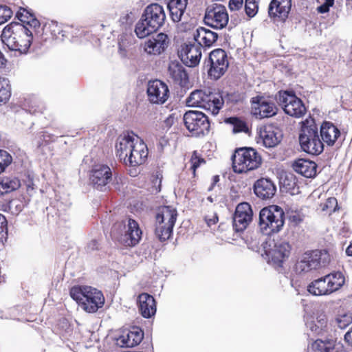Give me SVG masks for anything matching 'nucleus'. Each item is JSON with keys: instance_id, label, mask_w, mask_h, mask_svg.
<instances>
[{"instance_id": "obj_63", "label": "nucleus", "mask_w": 352, "mask_h": 352, "mask_svg": "<svg viewBox=\"0 0 352 352\" xmlns=\"http://www.w3.org/2000/svg\"><path fill=\"white\" fill-rule=\"evenodd\" d=\"M208 199L210 201V202H212V199L211 197H208Z\"/></svg>"}, {"instance_id": "obj_41", "label": "nucleus", "mask_w": 352, "mask_h": 352, "mask_svg": "<svg viewBox=\"0 0 352 352\" xmlns=\"http://www.w3.org/2000/svg\"><path fill=\"white\" fill-rule=\"evenodd\" d=\"M334 322L340 329H344L352 323V314L350 312L339 314Z\"/></svg>"}, {"instance_id": "obj_4", "label": "nucleus", "mask_w": 352, "mask_h": 352, "mask_svg": "<svg viewBox=\"0 0 352 352\" xmlns=\"http://www.w3.org/2000/svg\"><path fill=\"white\" fill-rule=\"evenodd\" d=\"M285 223V212L276 205L265 207L259 212L258 226L263 234L270 235L280 232Z\"/></svg>"}, {"instance_id": "obj_59", "label": "nucleus", "mask_w": 352, "mask_h": 352, "mask_svg": "<svg viewBox=\"0 0 352 352\" xmlns=\"http://www.w3.org/2000/svg\"><path fill=\"white\" fill-rule=\"evenodd\" d=\"M122 226V223H116V224L113 226V228H112V229H111V234H112L115 237H116V235L117 234H118V228H121Z\"/></svg>"}, {"instance_id": "obj_45", "label": "nucleus", "mask_w": 352, "mask_h": 352, "mask_svg": "<svg viewBox=\"0 0 352 352\" xmlns=\"http://www.w3.org/2000/svg\"><path fill=\"white\" fill-rule=\"evenodd\" d=\"M338 206L337 199L335 197H329L324 204H321L322 211H329L330 213L336 211Z\"/></svg>"}, {"instance_id": "obj_1", "label": "nucleus", "mask_w": 352, "mask_h": 352, "mask_svg": "<svg viewBox=\"0 0 352 352\" xmlns=\"http://www.w3.org/2000/svg\"><path fill=\"white\" fill-rule=\"evenodd\" d=\"M33 32L28 26L12 22L3 30L1 38L10 50L26 54L31 45Z\"/></svg>"}, {"instance_id": "obj_56", "label": "nucleus", "mask_w": 352, "mask_h": 352, "mask_svg": "<svg viewBox=\"0 0 352 352\" xmlns=\"http://www.w3.org/2000/svg\"><path fill=\"white\" fill-rule=\"evenodd\" d=\"M344 340L352 346V328L344 335Z\"/></svg>"}, {"instance_id": "obj_21", "label": "nucleus", "mask_w": 352, "mask_h": 352, "mask_svg": "<svg viewBox=\"0 0 352 352\" xmlns=\"http://www.w3.org/2000/svg\"><path fill=\"white\" fill-rule=\"evenodd\" d=\"M169 44L168 37L166 34L160 33L144 41L142 45L144 52L148 55L157 56L162 54Z\"/></svg>"}, {"instance_id": "obj_46", "label": "nucleus", "mask_w": 352, "mask_h": 352, "mask_svg": "<svg viewBox=\"0 0 352 352\" xmlns=\"http://www.w3.org/2000/svg\"><path fill=\"white\" fill-rule=\"evenodd\" d=\"M12 16V10L7 6H0V25L6 23Z\"/></svg>"}, {"instance_id": "obj_26", "label": "nucleus", "mask_w": 352, "mask_h": 352, "mask_svg": "<svg viewBox=\"0 0 352 352\" xmlns=\"http://www.w3.org/2000/svg\"><path fill=\"white\" fill-rule=\"evenodd\" d=\"M142 236L138 223L131 219H128L126 230L124 234H122L120 241L126 246H135L137 245Z\"/></svg>"}, {"instance_id": "obj_62", "label": "nucleus", "mask_w": 352, "mask_h": 352, "mask_svg": "<svg viewBox=\"0 0 352 352\" xmlns=\"http://www.w3.org/2000/svg\"><path fill=\"white\" fill-rule=\"evenodd\" d=\"M245 1L252 3H256V4L258 5L260 0H245Z\"/></svg>"}, {"instance_id": "obj_32", "label": "nucleus", "mask_w": 352, "mask_h": 352, "mask_svg": "<svg viewBox=\"0 0 352 352\" xmlns=\"http://www.w3.org/2000/svg\"><path fill=\"white\" fill-rule=\"evenodd\" d=\"M293 169L298 174L307 178H313L316 175L317 164L311 160L298 159L292 165Z\"/></svg>"}, {"instance_id": "obj_58", "label": "nucleus", "mask_w": 352, "mask_h": 352, "mask_svg": "<svg viewBox=\"0 0 352 352\" xmlns=\"http://www.w3.org/2000/svg\"><path fill=\"white\" fill-rule=\"evenodd\" d=\"M7 60L3 54L0 52V68H4L6 65Z\"/></svg>"}, {"instance_id": "obj_30", "label": "nucleus", "mask_w": 352, "mask_h": 352, "mask_svg": "<svg viewBox=\"0 0 352 352\" xmlns=\"http://www.w3.org/2000/svg\"><path fill=\"white\" fill-rule=\"evenodd\" d=\"M193 38L195 43L201 48V47H210L217 41L218 34L208 29L199 27L194 32Z\"/></svg>"}, {"instance_id": "obj_17", "label": "nucleus", "mask_w": 352, "mask_h": 352, "mask_svg": "<svg viewBox=\"0 0 352 352\" xmlns=\"http://www.w3.org/2000/svg\"><path fill=\"white\" fill-rule=\"evenodd\" d=\"M139 137L132 131H126L120 134L116 142V155L124 163L129 155Z\"/></svg>"}, {"instance_id": "obj_61", "label": "nucleus", "mask_w": 352, "mask_h": 352, "mask_svg": "<svg viewBox=\"0 0 352 352\" xmlns=\"http://www.w3.org/2000/svg\"><path fill=\"white\" fill-rule=\"evenodd\" d=\"M346 254L349 256H352V243L347 247L346 250Z\"/></svg>"}, {"instance_id": "obj_23", "label": "nucleus", "mask_w": 352, "mask_h": 352, "mask_svg": "<svg viewBox=\"0 0 352 352\" xmlns=\"http://www.w3.org/2000/svg\"><path fill=\"white\" fill-rule=\"evenodd\" d=\"M259 135L263 145L267 148L276 146L280 142L283 138L281 130L274 124H267L261 128Z\"/></svg>"}, {"instance_id": "obj_14", "label": "nucleus", "mask_w": 352, "mask_h": 352, "mask_svg": "<svg viewBox=\"0 0 352 352\" xmlns=\"http://www.w3.org/2000/svg\"><path fill=\"white\" fill-rule=\"evenodd\" d=\"M277 100L285 113L290 116L300 118L306 112V108L302 101L290 91H279Z\"/></svg>"}, {"instance_id": "obj_12", "label": "nucleus", "mask_w": 352, "mask_h": 352, "mask_svg": "<svg viewBox=\"0 0 352 352\" xmlns=\"http://www.w3.org/2000/svg\"><path fill=\"white\" fill-rule=\"evenodd\" d=\"M299 142L302 149L311 155H319L324 150L323 142L320 139L315 126L302 127L299 135Z\"/></svg>"}, {"instance_id": "obj_40", "label": "nucleus", "mask_w": 352, "mask_h": 352, "mask_svg": "<svg viewBox=\"0 0 352 352\" xmlns=\"http://www.w3.org/2000/svg\"><path fill=\"white\" fill-rule=\"evenodd\" d=\"M323 346L321 348L324 352H346L344 345L340 342L329 340L323 342Z\"/></svg>"}, {"instance_id": "obj_57", "label": "nucleus", "mask_w": 352, "mask_h": 352, "mask_svg": "<svg viewBox=\"0 0 352 352\" xmlns=\"http://www.w3.org/2000/svg\"><path fill=\"white\" fill-rule=\"evenodd\" d=\"M174 117L172 116H169L164 122V124L165 127L169 128L173 124Z\"/></svg>"}, {"instance_id": "obj_8", "label": "nucleus", "mask_w": 352, "mask_h": 352, "mask_svg": "<svg viewBox=\"0 0 352 352\" xmlns=\"http://www.w3.org/2000/svg\"><path fill=\"white\" fill-rule=\"evenodd\" d=\"M177 212L172 206L162 207L156 215V236L162 241L168 239L177 219Z\"/></svg>"}, {"instance_id": "obj_51", "label": "nucleus", "mask_w": 352, "mask_h": 352, "mask_svg": "<svg viewBox=\"0 0 352 352\" xmlns=\"http://www.w3.org/2000/svg\"><path fill=\"white\" fill-rule=\"evenodd\" d=\"M7 220L4 215L0 213V235L3 236V234H7Z\"/></svg>"}, {"instance_id": "obj_5", "label": "nucleus", "mask_w": 352, "mask_h": 352, "mask_svg": "<svg viewBox=\"0 0 352 352\" xmlns=\"http://www.w3.org/2000/svg\"><path fill=\"white\" fill-rule=\"evenodd\" d=\"M330 261V255L325 250L307 251L298 257L295 269L298 273H307L327 267Z\"/></svg>"}, {"instance_id": "obj_25", "label": "nucleus", "mask_w": 352, "mask_h": 352, "mask_svg": "<svg viewBox=\"0 0 352 352\" xmlns=\"http://www.w3.org/2000/svg\"><path fill=\"white\" fill-rule=\"evenodd\" d=\"M144 338L142 330L138 327H133L125 331L117 339V344L120 347H133L139 344Z\"/></svg>"}, {"instance_id": "obj_31", "label": "nucleus", "mask_w": 352, "mask_h": 352, "mask_svg": "<svg viewBox=\"0 0 352 352\" xmlns=\"http://www.w3.org/2000/svg\"><path fill=\"white\" fill-rule=\"evenodd\" d=\"M320 136L323 144L327 146H333L340 135V130L332 122L324 121L320 126Z\"/></svg>"}, {"instance_id": "obj_19", "label": "nucleus", "mask_w": 352, "mask_h": 352, "mask_svg": "<svg viewBox=\"0 0 352 352\" xmlns=\"http://www.w3.org/2000/svg\"><path fill=\"white\" fill-rule=\"evenodd\" d=\"M253 211L251 206L247 202L237 205L233 216V228L236 232H242L252 222Z\"/></svg>"}, {"instance_id": "obj_7", "label": "nucleus", "mask_w": 352, "mask_h": 352, "mask_svg": "<svg viewBox=\"0 0 352 352\" xmlns=\"http://www.w3.org/2000/svg\"><path fill=\"white\" fill-rule=\"evenodd\" d=\"M232 161L234 172L242 173L258 168L261 164V157L254 148L244 147L236 150Z\"/></svg>"}, {"instance_id": "obj_24", "label": "nucleus", "mask_w": 352, "mask_h": 352, "mask_svg": "<svg viewBox=\"0 0 352 352\" xmlns=\"http://www.w3.org/2000/svg\"><path fill=\"white\" fill-rule=\"evenodd\" d=\"M148 153L146 145L139 138L124 162V164L132 167L140 166L145 162Z\"/></svg>"}, {"instance_id": "obj_15", "label": "nucleus", "mask_w": 352, "mask_h": 352, "mask_svg": "<svg viewBox=\"0 0 352 352\" xmlns=\"http://www.w3.org/2000/svg\"><path fill=\"white\" fill-rule=\"evenodd\" d=\"M229 21V16L226 7L221 4H213L206 8L204 22L214 29H223Z\"/></svg>"}, {"instance_id": "obj_55", "label": "nucleus", "mask_w": 352, "mask_h": 352, "mask_svg": "<svg viewBox=\"0 0 352 352\" xmlns=\"http://www.w3.org/2000/svg\"><path fill=\"white\" fill-rule=\"evenodd\" d=\"M88 250H94L98 248V242L96 240L91 241L87 245Z\"/></svg>"}, {"instance_id": "obj_2", "label": "nucleus", "mask_w": 352, "mask_h": 352, "mask_svg": "<svg viewBox=\"0 0 352 352\" xmlns=\"http://www.w3.org/2000/svg\"><path fill=\"white\" fill-rule=\"evenodd\" d=\"M166 21L164 8L158 3H151L146 7L140 19L135 26V33L139 38H144L157 32Z\"/></svg>"}, {"instance_id": "obj_49", "label": "nucleus", "mask_w": 352, "mask_h": 352, "mask_svg": "<svg viewBox=\"0 0 352 352\" xmlns=\"http://www.w3.org/2000/svg\"><path fill=\"white\" fill-rule=\"evenodd\" d=\"M305 325L314 333L319 334L322 332V330L318 327L314 318L307 320Z\"/></svg>"}, {"instance_id": "obj_44", "label": "nucleus", "mask_w": 352, "mask_h": 352, "mask_svg": "<svg viewBox=\"0 0 352 352\" xmlns=\"http://www.w3.org/2000/svg\"><path fill=\"white\" fill-rule=\"evenodd\" d=\"M289 221L294 226H298L302 222L304 214L298 210H291L287 212Z\"/></svg>"}, {"instance_id": "obj_35", "label": "nucleus", "mask_w": 352, "mask_h": 352, "mask_svg": "<svg viewBox=\"0 0 352 352\" xmlns=\"http://www.w3.org/2000/svg\"><path fill=\"white\" fill-rule=\"evenodd\" d=\"M21 186L20 180L15 176H6L0 178V196L17 190Z\"/></svg>"}, {"instance_id": "obj_48", "label": "nucleus", "mask_w": 352, "mask_h": 352, "mask_svg": "<svg viewBox=\"0 0 352 352\" xmlns=\"http://www.w3.org/2000/svg\"><path fill=\"white\" fill-rule=\"evenodd\" d=\"M190 162L191 169H192L193 173H195L196 169L200 166V164L205 163V160L197 155V151H194L190 159Z\"/></svg>"}, {"instance_id": "obj_13", "label": "nucleus", "mask_w": 352, "mask_h": 352, "mask_svg": "<svg viewBox=\"0 0 352 352\" xmlns=\"http://www.w3.org/2000/svg\"><path fill=\"white\" fill-rule=\"evenodd\" d=\"M186 129L193 136L204 135L209 132L210 122L208 117L201 111H188L184 115Z\"/></svg>"}, {"instance_id": "obj_34", "label": "nucleus", "mask_w": 352, "mask_h": 352, "mask_svg": "<svg viewBox=\"0 0 352 352\" xmlns=\"http://www.w3.org/2000/svg\"><path fill=\"white\" fill-rule=\"evenodd\" d=\"M168 72L170 77L178 84L185 82L188 78L187 74L183 65L177 60L169 63Z\"/></svg>"}, {"instance_id": "obj_20", "label": "nucleus", "mask_w": 352, "mask_h": 352, "mask_svg": "<svg viewBox=\"0 0 352 352\" xmlns=\"http://www.w3.org/2000/svg\"><path fill=\"white\" fill-rule=\"evenodd\" d=\"M277 107L275 103L263 96L252 98V113L260 119L275 116Z\"/></svg>"}, {"instance_id": "obj_50", "label": "nucleus", "mask_w": 352, "mask_h": 352, "mask_svg": "<svg viewBox=\"0 0 352 352\" xmlns=\"http://www.w3.org/2000/svg\"><path fill=\"white\" fill-rule=\"evenodd\" d=\"M315 321L318 325V327L322 330V331H327V318L325 314H320L318 315L316 318L315 319Z\"/></svg>"}, {"instance_id": "obj_11", "label": "nucleus", "mask_w": 352, "mask_h": 352, "mask_svg": "<svg viewBox=\"0 0 352 352\" xmlns=\"http://www.w3.org/2000/svg\"><path fill=\"white\" fill-rule=\"evenodd\" d=\"M208 75L210 79H219L227 71L229 62L225 50L218 48L212 50L206 61Z\"/></svg>"}, {"instance_id": "obj_3", "label": "nucleus", "mask_w": 352, "mask_h": 352, "mask_svg": "<svg viewBox=\"0 0 352 352\" xmlns=\"http://www.w3.org/2000/svg\"><path fill=\"white\" fill-rule=\"evenodd\" d=\"M70 296L89 313L96 312L104 302L102 292L90 286H74L70 290Z\"/></svg>"}, {"instance_id": "obj_33", "label": "nucleus", "mask_w": 352, "mask_h": 352, "mask_svg": "<svg viewBox=\"0 0 352 352\" xmlns=\"http://www.w3.org/2000/svg\"><path fill=\"white\" fill-rule=\"evenodd\" d=\"M188 0H168L167 7L170 12V15L174 22H179L182 19Z\"/></svg>"}, {"instance_id": "obj_42", "label": "nucleus", "mask_w": 352, "mask_h": 352, "mask_svg": "<svg viewBox=\"0 0 352 352\" xmlns=\"http://www.w3.org/2000/svg\"><path fill=\"white\" fill-rule=\"evenodd\" d=\"M12 162V157L8 152L0 150V173L3 172Z\"/></svg>"}, {"instance_id": "obj_27", "label": "nucleus", "mask_w": 352, "mask_h": 352, "mask_svg": "<svg viewBox=\"0 0 352 352\" xmlns=\"http://www.w3.org/2000/svg\"><path fill=\"white\" fill-rule=\"evenodd\" d=\"M291 7V0H272L268 13L270 17L284 21L288 16Z\"/></svg>"}, {"instance_id": "obj_64", "label": "nucleus", "mask_w": 352, "mask_h": 352, "mask_svg": "<svg viewBox=\"0 0 352 352\" xmlns=\"http://www.w3.org/2000/svg\"><path fill=\"white\" fill-rule=\"evenodd\" d=\"M308 352H319V351H316V350H313V349H312L311 351H309Z\"/></svg>"}, {"instance_id": "obj_54", "label": "nucleus", "mask_w": 352, "mask_h": 352, "mask_svg": "<svg viewBox=\"0 0 352 352\" xmlns=\"http://www.w3.org/2000/svg\"><path fill=\"white\" fill-rule=\"evenodd\" d=\"M205 221L208 226H211L214 225L218 221V217L217 214L214 213L211 216H206L205 217Z\"/></svg>"}, {"instance_id": "obj_43", "label": "nucleus", "mask_w": 352, "mask_h": 352, "mask_svg": "<svg viewBox=\"0 0 352 352\" xmlns=\"http://www.w3.org/2000/svg\"><path fill=\"white\" fill-rule=\"evenodd\" d=\"M258 10V4L245 1L243 5V13L245 16H247L248 18H252L257 14Z\"/></svg>"}, {"instance_id": "obj_6", "label": "nucleus", "mask_w": 352, "mask_h": 352, "mask_svg": "<svg viewBox=\"0 0 352 352\" xmlns=\"http://www.w3.org/2000/svg\"><path fill=\"white\" fill-rule=\"evenodd\" d=\"M344 276L340 272L330 273L310 283L307 291L314 296L329 295L344 284Z\"/></svg>"}, {"instance_id": "obj_29", "label": "nucleus", "mask_w": 352, "mask_h": 352, "mask_svg": "<svg viewBox=\"0 0 352 352\" xmlns=\"http://www.w3.org/2000/svg\"><path fill=\"white\" fill-rule=\"evenodd\" d=\"M138 304L141 315L145 318H151L156 313L155 300L147 293H142L138 296Z\"/></svg>"}, {"instance_id": "obj_36", "label": "nucleus", "mask_w": 352, "mask_h": 352, "mask_svg": "<svg viewBox=\"0 0 352 352\" xmlns=\"http://www.w3.org/2000/svg\"><path fill=\"white\" fill-rule=\"evenodd\" d=\"M244 0H229L228 8L232 13L231 14V22L234 21V23L237 24L243 20H245L243 13Z\"/></svg>"}, {"instance_id": "obj_18", "label": "nucleus", "mask_w": 352, "mask_h": 352, "mask_svg": "<svg viewBox=\"0 0 352 352\" xmlns=\"http://www.w3.org/2000/svg\"><path fill=\"white\" fill-rule=\"evenodd\" d=\"M89 180L95 188L102 190L112 181V171L107 165H95L90 171Z\"/></svg>"}, {"instance_id": "obj_60", "label": "nucleus", "mask_w": 352, "mask_h": 352, "mask_svg": "<svg viewBox=\"0 0 352 352\" xmlns=\"http://www.w3.org/2000/svg\"><path fill=\"white\" fill-rule=\"evenodd\" d=\"M31 114H36V113L41 112V109L39 108H34V107H30L28 110Z\"/></svg>"}, {"instance_id": "obj_10", "label": "nucleus", "mask_w": 352, "mask_h": 352, "mask_svg": "<svg viewBox=\"0 0 352 352\" xmlns=\"http://www.w3.org/2000/svg\"><path fill=\"white\" fill-rule=\"evenodd\" d=\"M291 249L290 244L282 239L270 240L264 246L268 263L278 267H280L282 263L289 258Z\"/></svg>"}, {"instance_id": "obj_38", "label": "nucleus", "mask_w": 352, "mask_h": 352, "mask_svg": "<svg viewBox=\"0 0 352 352\" xmlns=\"http://www.w3.org/2000/svg\"><path fill=\"white\" fill-rule=\"evenodd\" d=\"M11 96V88L8 78H0V104H6Z\"/></svg>"}, {"instance_id": "obj_52", "label": "nucleus", "mask_w": 352, "mask_h": 352, "mask_svg": "<svg viewBox=\"0 0 352 352\" xmlns=\"http://www.w3.org/2000/svg\"><path fill=\"white\" fill-rule=\"evenodd\" d=\"M333 1H324L320 6L318 7L317 10L320 13H326L329 12V8L333 5Z\"/></svg>"}, {"instance_id": "obj_9", "label": "nucleus", "mask_w": 352, "mask_h": 352, "mask_svg": "<svg viewBox=\"0 0 352 352\" xmlns=\"http://www.w3.org/2000/svg\"><path fill=\"white\" fill-rule=\"evenodd\" d=\"M189 107H198L210 111L212 115H217L223 104L221 97H217L212 93L197 89L192 91L186 99Z\"/></svg>"}, {"instance_id": "obj_16", "label": "nucleus", "mask_w": 352, "mask_h": 352, "mask_svg": "<svg viewBox=\"0 0 352 352\" xmlns=\"http://www.w3.org/2000/svg\"><path fill=\"white\" fill-rule=\"evenodd\" d=\"M146 94L148 101L155 104H164L169 97L168 85L160 80H150L147 84Z\"/></svg>"}, {"instance_id": "obj_37", "label": "nucleus", "mask_w": 352, "mask_h": 352, "mask_svg": "<svg viewBox=\"0 0 352 352\" xmlns=\"http://www.w3.org/2000/svg\"><path fill=\"white\" fill-rule=\"evenodd\" d=\"M16 16L21 21L20 23L25 25V26L28 25L29 28L32 31L40 26L39 21L31 12L25 8H21L18 11Z\"/></svg>"}, {"instance_id": "obj_47", "label": "nucleus", "mask_w": 352, "mask_h": 352, "mask_svg": "<svg viewBox=\"0 0 352 352\" xmlns=\"http://www.w3.org/2000/svg\"><path fill=\"white\" fill-rule=\"evenodd\" d=\"M8 208L12 214H17L22 211L23 204L20 200L12 199L9 202Z\"/></svg>"}, {"instance_id": "obj_22", "label": "nucleus", "mask_w": 352, "mask_h": 352, "mask_svg": "<svg viewBox=\"0 0 352 352\" xmlns=\"http://www.w3.org/2000/svg\"><path fill=\"white\" fill-rule=\"evenodd\" d=\"M179 56L184 65L190 67H194L200 62L201 48L195 43H186L182 47Z\"/></svg>"}, {"instance_id": "obj_28", "label": "nucleus", "mask_w": 352, "mask_h": 352, "mask_svg": "<svg viewBox=\"0 0 352 352\" xmlns=\"http://www.w3.org/2000/svg\"><path fill=\"white\" fill-rule=\"evenodd\" d=\"M276 191V187L270 179H259L254 184V192L255 195L263 200L272 198Z\"/></svg>"}, {"instance_id": "obj_53", "label": "nucleus", "mask_w": 352, "mask_h": 352, "mask_svg": "<svg viewBox=\"0 0 352 352\" xmlns=\"http://www.w3.org/2000/svg\"><path fill=\"white\" fill-rule=\"evenodd\" d=\"M118 52L120 56L122 58L127 56L126 45L124 43L123 40L119 41L118 43Z\"/></svg>"}, {"instance_id": "obj_39", "label": "nucleus", "mask_w": 352, "mask_h": 352, "mask_svg": "<svg viewBox=\"0 0 352 352\" xmlns=\"http://www.w3.org/2000/svg\"><path fill=\"white\" fill-rule=\"evenodd\" d=\"M225 122L232 126V131L234 133L247 132L248 131L246 123L236 117L226 118Z\"/></svg>"}]
</instances>
